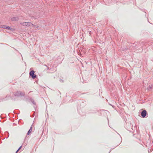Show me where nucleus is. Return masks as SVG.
I'll list each match as a JSON object with an SVG mask.
<instances>
[{
    "label": "nucleus",
    "instance_id": "obj_2",
    "mask_svg": "<svg viewBox=\"0 0 153 153\" xmlns=\"http://www.w3.org/2000/svg\"><path fill=\"white\" fill-rule=\"evenodd\" d=\"M35 71H31L29 73V75L33 79H35L36 76L34 74Z\"/></svg>",
    "mask_w": 153,
    "mask_h": 153
},
{
    "label": "nucleus",
    "instance_id": "obj_1",
    "mask_svg": "<svg viewBox=\"0 0 153 153\" xmlns=\"http://www.w3.org/2000/svg\"><path fill=\"white\" fill-rule=\"evenodd\" d=\"M25 95V93H23L20 91H17L14 94L15 96L21 97L24 96Z\"/></svg>",
    "mask_w": 153,
    "mask_h": 153
},
{
    "label": "nucleus",
    "instance_id": "obj_14",
    "mask_svg": "<svg viewBox=\"0 0 153 153\" xmlns=\"http://www.w3.org/2000/svg\"><path fill=\"white\" fill-rule=\"evenodd\" d=\"M33 26H34V27H35V25H34Z\"/></svg>",
    "mask_w": 153,
    "mask_h": 153
},
{
    "label": "nucleus",
    "instance_id": "obj_7",
    "mask_svg": "<svg viewBox=\"0 0 153 153\" xmlns=\"http://www.w3.org/2000/svg\"><path fill=\"white\" fill-rule=\"evenodd\" d=\"M32 130V127L31 126L30 127V129H29V130L28 131V132L27 133V135H28L29 134H30V132H31Z\"/></svg>",
    "mask_w": 153,
    "mask_h": 153
},
{
    "label": "nucleus",
    "instance_id": "obj_17",
    "mask_svg": "<svg viewBox=\"0 0 153 153\" xmlns=\"http://www.w3.org/2000/svg\"><path fill=\"white\" fill-rule=\"evenodd\" d=\"M4 99H2L1 100H3Z\"/></svg>",
    "mask_w": 153,
    "mask_h": 153
},
{
    "label": "nucleus",
    "instance_id": "obj_15",
    "mask_svg": "<svg viewBox=\"0 0 153 153\" xmlns=\"http://www.w3.org/2000/svg\"><path fill=\"white\" fill-rule=\"evenodd\" d=\"M60 81H62V79H60Z\"/></svg>",
    "mask_w": 153,
    "mask_h": 153
},
{
    "label": "nucleus",
    "instance_id": "obj_16",
    "mask_svg": "<svg viewBox=\"0 0 153 153\" xmlns=\"http://www.w3.org/2000/svg\"><path fill=\"white\" fill-rule=\"evenodd\" d=\"M48 69H49V68H48Z\"/></svg>",
    "mask_w": 153,
    "mask_h": 153
},
{
    "label": "nucleus",
    "instance_id": "obj_20",
    "mask_svg": "<svg viewBox=\"0 0 153 153\" xmlns=\"http://www.w3.org/2000/svg\"><path fill=\"white\" fill-rule=\"evenodd\" d=\"M109 153H110V152H109Z\"/></svg>",
    "mask_w": 153,
    "mask_h": 153
},
{
    "label": "nucleus",
    "instance_id": "obj_9",
    "mask_svg": "<svg viewBox=\"0 0 153 153\" xmlns=\"http://www.w3.org/2000/svg\"><path fill=\"white\" fill-rule=\"evenodd\" d=\"M30 100L31 101V102H32V103L34 105L35 104V102L34 100L32 99H30Z\"/></svg>",
    "mask_w": 153,
    "mask_h": 153
},
{
    "label": "nucleus",
    "instance_id": "obj_4",
    "mask_svg": "<svg viewBox=\"0 0 153 153\" xmlns=\"http://www.w3.org/2000/svg\"><path fill=\"white\" fill-rule=\"evenodd\" d=\"M141 114L142 117L144 118L147 115V111L146 110H143L141 112Z\"/></svg>",
    "mask_w": 153,
    "mask_h": 153
},
{
    "label": "nucleus",
    "instance_id": "obj_5",
    "mask_svg": "<svg viewBox=\"0 0 153 153\" xmlns=\"http://www.w3.org/2000/svg\"><path fill=\"white\" fill-rule=\"evenodd\" d=\"M31 23L29 22H25L22 23V25L23 26H31Z\"/></svg>",
    "mask_w": 153,
    "mask_h": 153
},
{
    "label": "nucleus",
    "instance_id": "obj_18",
    "mask_svg": "<svg viewBox=\"0 0 153 153\" xmlns=\"http://www.w3.org/2000/svg\"><path fill=\"white\" fill-rule=\"evenodd\" d=\"M111 105L113 107V106L112 105Z\"/></svg>",
    "mask_w": 153,
    "mask_h": 153
},
{
    "label": "nucleus",
    "instance_id": "obj_3",
    "mask_svg": "<svg viewBox=\"0 0 153 153\" xmlns=\"http://www.w3.org/2000/svg\"><path fill=\"white\" fill-rule=\"evenodd\" d=\"M0 27L2 28L6 29L7 30H11L12 29V28H11L10 27L5 25H1L0 26Z\"/></svg>",
    "mask_w": 153,
    "mask_h": 153
},
{
    "label": "nucleus",
    "instance_id": "obj_11",
    "mask_svg": "<svg viewBox=\"0 0 153 153\" xmlns=\"http://www.w3.org/2000/svg\"><path fill=\"white\" fill-rule=\"evenodd\" d=\"M32 26H33L34 25L31 23V25Z\"/></svg>",
    "mask_w": 153,
    "mask_h": 153
},
{
    "label": "nucleus",
    "instance_id": "obj_19",
    "mask_svg": "<svg viewBox=\"0 0 153 153\" xmlns=\"http://www.w3.org/2000/svg\"><path fill=\"white\" fill-rule=\"evenodd\" d=\"M1 101H0V102Z\"/></svg>",
    "mask_w": 153,
    "mask_h": 153
},
{
    "label": "nucleus",
    "instance_id": "obj_12",
    "mask_svg": "<svg viewBox=\"0 0 153 153\" xmlns=\"http://www.w3.org/2000/svg\"><path fill=\"white\" fill-rule=\"evenodd\" d=\"M115 1V0H113V1Z\"/></svg>",
    "mask_w": 153,
    "mask_h": 153
},
{
    "label": "nucleus",
    "instance_id": "obj_6",
    "mask_svg": "<svg viewBox=\"0 0 153 153\" xmlns=\"http://www.w3.org/2000/svg\"><path fill=\"white\" fill-rule=\"evenodd\" d=\"M18 17H14L11 18V19L12 21H16L18 20Z\"/></svg>",
    "mask_w": 153,
    "mask_h": 153
},
{
    "label": "nucleus",
    "instance_id": "obj_8",
    "mask_svg": "<svg viewBox=\"0 0 153 153\" xmlns=\"http://www.w3.org/2000/svg\"><path fill=\"white\" fill-rule=\"evenodd\" d=\"M152 88V85H149V87H148L147 89H148V90H149L150 89H151Z\"/></svg>",
    "mask_w": 153,
    "mask_h": 153
},
{
    "label": "nucleus",
    "instance_id": "obj_13",
    "mask_svg": "<svg viewBox=\"0 0 153 153\" xmlns=\"http://www.w3.org/2000/svg\"><path fill=\"white\" fill-rule=\"evenodd\" d=\"M111 2H110V3L109 2V3H108V4H111Z\"/></svg>",
    "mask_w": 153,
    "mask_h": 153
},
{
    "label": "nucleus",
    "instance_id": "obj_10",
    "mask_svg": "<svg viewBox=\"0 0 153 153\" xmlns=\"http://www.w3.org/2000/svg\"><path fill=\"white\" fill-rule=\"evenodd\" d=\"M22 147V146H21L16 151V153L17 152H18L21 148V147Z\"/></svg>",
    "mask_w": 153,
    "mask_h": 153
}]
</instances>
